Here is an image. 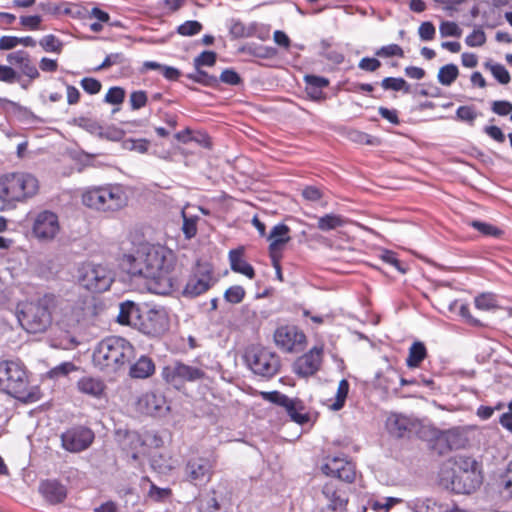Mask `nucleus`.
Instances as JSON below:
<instances>
[{"label": "nucleus", "instance_id": "nucleus-44", "mask_svg": "<svg viewBox=\"0 0 512 512\" xmlns=\"http://www.w3.org/2000/svg\"><path fill=\"white\" fill-rule=\"evenodd\" d=\"M76 121L79 127L89 132L90 134L100 137L103 135V128L96 120L80 117Z\"/></svg>", "mask_w": 512, "mask_h": 512}, {"label": "nucleus", "instance_id": "nucleus-30", "mask_svg": "<svg viewBox=\"0 0 512 512\" xmlns=\"http://www.w3.org/2000/svg\"><path fill=\"white\" fill-rule=\"evenodd\" d=\"M348 219L339 214H325L318 218L317 228L321 231L327 232L345 226Z\"/></svg>", "mask_w": 512, "mask_h": 512}, {"label": "nucleus", "instance_id": "nucleus-45", "mask_svg": "<svg viewBox=\"0 0 512 512\" xmlns=\"http://www.w3.org/2000/svg\"><path fill=\"white\" fill-rule=\"evenodd\" d=\"M182 217H183V225H182V231L186 239H191L197 234V220L198 217H189L187 214L182 211Z\"/></svg>", "mask_w": 512, "mask_h": 512}, {"label": "nucleus", "instance_id": "nucleus-61", "mask_svg": "<svg viewBox=\"0 0 512 512\" xmlns=\"http://www.w3.org/2000/svg\"><path fill=\"white\" fill-rule=\"evenodd\" d=\"M42 17L40 15L21 16L20 24L27 30L35 31L40 29Z\"/></svg>", "mask_w": 512, "mask_h": 512}, {"label": "nucleus", "instance_id": "nucleus-64", "mask_svg": "<svg viewBox=\"0 0 512 512\" xmlns=\"http://www.w3.org/2000/svg\"><path fill=\"white\" fill-rule=\"evenodd\" d=\"M358 67L364 71L374 72L381 67V62L377 58L364 57L359 61Z\"/></svg>", "mask_w": 512, "mask_h": 512}, {"label": "nucleus", "instance_id": "nucleus-13", "mask_svg": "<svg viewBox=\"0 0 512 512\" xmlns=\"http://www.w3.org/2000/svg\"><path fill=\"white\" fill-rule=\"evenodd\" d=\"M94 440V433L86 427H74L61 435L62 446L70 452H80L87 449Z\"/></svg>", "mask_w": 512, "mask_h": 512}, {"label": "nucleus", "instance_id": "nucleus-35", "mask_svg": "<svg viewBox=\"0 0 512 512\" xmlns=\"http://www.w3.org/2000/svg\"><path fill=\"white\" fill-rule=\"evenodd\" d=\"M187 78L206 87L215 88L218 86V78L201 70V68H195V71L188 74Z\"/></svg>", "mask_w": 512, "mask_h": 512}, {"label": "nucleus", "instance_id": "nucleus-20", "mask_svg": "<svg viewBox=\"0 0 512 512\" xmlns=\"http://www.w3.org/2000/svg\"><path fill=\"white\" fill-rule=\"evenodd\" d=\"M6 60L10 65L18 67L21 74L27 76L31 80L40 76V73L32 62L29 53L25 50H17L7 54Z\"/></svg>", "mask_w": 512, "mask_h": 512}, {"label": "nucleus", "instance_id": "nucleus-58", "mask_svg": "<svg viewBox=\"0 0 512 512\" xmlns=\"http://www.w3.org/2000/svg\"><path fill=\"white\" fill-rule=\"evenodd\" d=\"M83 90L91 95L97 94L101 90V82L92 77H85L80 81Z\"/></svg>", "mask_w": 512, "mask_h": 512}, {"label": "nucleus", "instance_id": "nucleus-56", "mask_svg": "<svg viewBox=\"0 0 512 512\" xmlns=\"http://www.w3.org/2000/svg\"><path fill=\"white\" fill-rule=\"evenodd\" d=\"M375 55L378 57H392V56L403 57L404 52H403V49L399 45L389 44V45L382 46L381 48H379L375 52Z\"/></svg>", "mask_w": 512, "mask_h": 512}, {"label": "nucleus", "instance_id": "nucleus-39", "mask_svg": "<svg viewBox=\"0 0 512 512\" xmlns=\"http://www.w3.org/2000/svg\"><path fill=\"white\" fill-rule=\"evenodd\" d=\"M475 307L479 310H491L498 306L496 295L493 293H482L475 297Z\"/></svg>", "mask_w": 512, "mask_h": 512}, {"label": "nucleus", "instance_id": "nucleus-34", "mask_svg": "<svg viewBox=\"0 0 512 512\" xmlns=\"http://www.w3.org/2000/svg\"><path fill=\"white\" fill-rule=\"evenodd\" d=\"M459 76V69L455 64L442 66L437 75V80L444 86H450Z\"/></svg>", "mask_w": 512, "mask_h": 512}, {"label": "nucleus", "instance_id": "nucleus-12", "mask_svg": "<svg viewBox=\"0 0 512 512\" xmlns=\"http://www.w3.org/2000/svg\"><path fill=\"white\" fill-rule=\"evenodd\" d=\"M306 341L305 334L295 325H283L274 332V342L285 352H293Z\"/></svg>", "mask_w": 512, "mask_h": 512}, {"label": "nucleus", "instance_id": "nucleus-29", "mask_svg": "<svg viewBox=\"0 0 512 512\" xmlns=\"http://www.w3.org/2000/svg\"><path fill=\"white\" fill-rule=\"evenodd\" d=\"M284 408L295 423L303 425L309 421V415L305 412V407L301 400L291 398L290 403H287Z\"/></svg>", "mask_w": 512, "mask_h": 512}, {"label": "nucleus", "instance_id": "nucleus-63", "mask_svg": "<svg viewBox=\"0 0 512 512\" xmlns=\"http://www.w3.org/2000/svg\"><path fill=\"white\" fill-rule=\"evenodd\" d=\"M435 33H436L435 27L429 21L423 22L419 26L418 34H419V37L421 38V40H423V41L432 40L435 37Z\"/></svg>", "mask_w": 512, "mask_h": 512}, {"label": "nucleus", "instance_id": "nucleus-1", "mask_svg": "<svg viewBox=\"0 0 512 512\" xmlns=\"http://www.w3.org/2000/svg\"><path fill=\"white\" fill-rule=\"evenodd\" d=\"M128 272L145 279L147 289L154 294L169 295L181 287L175 272V257L171 250L161 245H148L136 255L127 257Z\"/></svg>", "mask_w": 512, "mask_h": 512}, {"label": "nucleus", "instance_id": "nucleus-62", "mask_svg": "<svg viewBox=\"0 0 512 512\" xmlns=\"http://www.w3.org/2000/svg\"><path fill=\"white\" fill-rule=\"evenodd\" d=\"M304 79L307 89H323L329 85V80L322 76L306 75Z\"/></svg>", "mask_w": 512, "mask_h": 512}, {"label": "nucleus", "instance_id": "nucleus-38", "mask_svg": "<svg viewBox=\"0 0 512 512\" xmlns=\"http://www.w3.org/2000/svg\"><path fill=\"white\" fill-rule=\"evenodd\" d=\"M485 67L489 69L493 77L500 84L506 85L510 82L511 76L504 65L499 63L486 62Z\"/></svg>", "mask_w": 512, "mask_h": 512}, {"label": "nucleus", "instance_id": "nucleus-37", "mask_svg": "<svg viewBox=\"0 0 512 512\" xmlns=\"http://www.w3.org/2000/svg\"><path fill=\"white\" fill-rule=\"evenodd\" d=\"M406 506L412 512H437L436 503L429 498H416L406 502Z\"/></svg>", "mask_w": 512, "mask_h": 512}, {"label": "nucleus", "instance_id": "nucleus-17", "mask_svg": "<svg viewBox=\"0 0 512 512\" xmlns=\"http://www.w3.org/2000/svg\"><path fill=\"white\" fill-rule=\"evenodd\" d=\"M482 483V476L479 471L452 472L450 483L447 488L456 494H471Z\"/></svg>", "mask_w": 512, "mask_h": 512}, {"label": "nucleus", "instance_id": "nucleus-40", "mask_svg": "<svg viewBox=\"0 0 512 512\" xmlns=\"http://www.w3.org/2000/svg\"><path fill=\"white\" fill-rule=\"evenodd\" d=\"M39 45L45 52L59 54L63 48V43L53 34L45 35L40 39Z\"/></svg>", "mask_w": 512, "mask_h": 512}, {"label": "nucleus", "instance_id": "nucleus-36", "mask_svg": "<svg viewBox=\"0 0 512 512\" xmlns=\"http://www.w3.org/2000/svg\"><path fill=\"white\" fill-rule=\"evenodd\" d=\"M470 225L476 229L483 236L492 237V238H501L504 232L495 225L490 223L482 222L479 220H473Z\"/></svg>", "mask_w": 512, "mask_h": 512}, {"label": "nucleus", "instance_id": "nucleus-16", "mask_svg": "<svg viewBox=\"0 0 512 512\" xmlns=\"http://www.w3.org/2000/svg\"><path fill=\"white\" fill-rule=\"evenodd\" d=\"M323 347L314 346L308 352L296 359L293 371L300 377L306 378L318 372L322 364Z\"/></svg>", "mask_w": 512, "mask_h": 512}, {"label": "nucleus", "instance_id": "nucleus-5", "mask_svg": "<svg viewBox=\"0 0 512 512\" xmlns=\"http://www.w3.org/2000/svg\"><path fill=\"white\" fill-rule=\"evenodd\" d=\"M27 385V374L20 363L11 360L0 362V388L3 391L17 399H24Z\"/></svg>", "mask_w": 512, "mask_h": 512}, {"label": "nucleus", "instance_id": "nucleus-7", "mask_svg": "<svg viewBox=\"0 0 512 512\" xmlns=\"http://www.w3.org/2000/svg\"><path fill=\"white\" fill-rule=\"evenodd\" d=\"M80 284L93 293L108 290L113 282L112 272L103 265L85 264L80 269Z\"/></svg>", "mask_w": 512, "mask_h": 512}, {"label": "nucleus", "instance_id": "nucleus-25", "mask_svg": "<svg viewBox=\"0 0 512 512\" xmlns=\"http://www.w3.org/2000/svg\"><path fill=\"white\" fill-rule=\"evenodd\" d=\"M40 491L50 503H61L67 496V489L57 481L47 480L40 485Z\"/></svg>", "mask_w": 512, "mask_h": 512}, {"label": "nucleus", "instance_id": "nucleus-2", "mask_svg": "<svg viewBox=\"0 0 512 512\" xmlns=\"http://www.w3.org/2000/svg\"><path fill=\"white\" fill-rule=\"evenodd\" d=\"M62 304L63 300L59 296L45 293L36 301L18 305V321L28 333H43L52 324V313Z\"/></svg>", "mask_w": 512, "mask_h": 512}, {"label": "nucleus", "instance_id": "nucleus-28", "mask_svg": "<svg viewBox=\"0 0 512 512\" xmlns=\"http://www.w3.org/2000/svg\"><path fill=\"white\" fill-rule=\"evenodd\" d=\"M386 427L389 433L397 438L404 437L409 430L410 420L401 414H391L386 421Z\"/></svg>", "mask_w": 512, "mask_h": 512}, {"label": "nucleus", "instance_id": "nucleus-4", "mask_svg": "<svg viewBox=\"0 0 512 512\" xmlns=\"http://www.w3.org/2000/svg\"><path fill=\"white\" fill-rule=\"evenodd\" d=\"M38 189L39 182L30 173H10L0 177V199L3 202L22 201L34 196Z\"/></svg>", "mask_w": 512, "mask_h": 512}, {"label": "nucleus", "instance_id": "nucleus-48", "mask_svg": "<svg viewBox=\"0 0 512 512\" xmlns=\"http://www.w3.org/2000/svg\"><path fill=\"white\" fill-rule=\"evenodd\" d=\"M244 297L245 290L242 286L239 285L229 287L224 293L225 300L232 304L240 303Z\"/></svg>", "mask_w": 512, "mask_h": 512}, {"label": "nucleus", "instance_id": "nucleus-52", "mask_svg": "<svg viewBox=\"0 0 512 512\" xmlns=\"http://www.w3.org/2000/svg\"><path fill=\"white\" fill-rule=\"evenodd\" d=\"M20 79V73H18L12 66L0 65V81L12 84Z\"/></svg>", "mask_w": 512, "mask_h": 512}, {"label": "nucleus", "instance_id": "nucleus-8", "mask_svg": "<svg viewBox=\"0 0 512 512\" xmlns=\"http://www.w3.org/2000/svg\"><path fill=\"white\" fill-rule=\"evenodd\" d=\"M216 463L214 455L191 457L184 468L187 481L195 486H205L214 474Z\"/></svg>", "mask_w": 512, "mask_h": 512}, {"label": "nucleus", "instance_id": "nucleus-42", "mask_svg": "<svg viewBox=\"0 0 512 512\" xmlns=\"http://www.w3.org/2000/svg\"><path fill=\"white\" fill-rule=\"evenodd\" d=\"M348 392H349V382L346 379H342L339 382V385L337 388L335 401L331 405L332 410L337 411V410H340L343 408L346 398H347V395H348Z\"/></svg>", "mask_w": 512, "mask_h": 512}, {"label": "nucleus", "instance_id": "nucleus-33", "mask_svg": "<svg viewBox=\"0 0 512 512\" xmlns=\"http://www.w3.org/2000/svg\"><path fill=\"white\" fill-rule=\"evenodd\" d=\"M381 87L386 91H402L405 94L411 92V85L401 77H386L381 81Z\"/></svg>", "mask_w": 512, "mask_h": 512}, {"label": "nucleus", "instance_id": "nucleus-14", "mask_svg": "<svg viewBox=\"0 0 512 512\" xmlns=\"http://www.w3.org/2000/svg\"><path fill=\"white\" fill-rule=\"evenodd\" d=\"M322 471L327 476L337 478L346 483H352L355 480V465L343 456L327 457L322 466Z\"/></svg>", "mask_w": 512, "mask_h": 512}, {"label": "nucleus", "instance_id": "nucleus-43", "mask_svg": "<svg viewBox=\"0 0 512 512\" xmlns=\"http://www.w3.org/2000/svg\"><path fill=\"white\" fill-rule=\"evenodd\" d=\"M478 117V113L473 106H459L456 110V119L469 124L474 125V121Z\"/></svg>", "mask_w": 512, "mask_h": 512}, {"label": "nucleus", "instance_id": "nucleus-6", "mask_svg": "<svg viewBox=\"0 0 512 512\" xmlns=\"http://www.w3.org/2000/svg\"><path fill=\"white\" fill-rule=\"evenodd\" d=\"M245 360L254 374L264 378L275 376L280 369L279 356L267 348L251 347L247 349Z\"/></svg>", "mask_w": 512, "mask_h": 512}, {"label": "nucleus", "instance_id": "nucleus-21", "mask_svg": "<svg viewBox=\"0 0 512 512\" xmlns=\"http://www.w3.org/2000/svg\"><path fill=\"white\" fill-rule=\"evenodd\" d=\"M103 189L108 211H118L127 205L128 197L121 185L108 184Z\"/></svg>", "mask_w": 512, "mask_h": 512}, {"label": "nucleus", "instance_id": "nucleus-46", "mask_svg": "<svg viewBox=\"0 0 512 512\" xmlns=\"http://www.w3.org/2000/svg\"><path fill=\"white\" fill-rule=\"evenodd\" d=\"M203 26L196 20H189L177 27V33L181 36H194L201 32Z\"/></svg>", "mask_w": 512, "mask_h": 512}, {"label": "nucleus", "instance_id": "nucleus-41", "mask_svg": "<svg viewBox=\"0 0 512 512\" xmlns=\"http://www.w3.org/2000/svg\"><path fill=\"white\" fill-rule=\"evenodd\" d=\"M478 471V464L475 459L467 456H460L454 461L452 472Z\"/></svg>", "mask_w": 512, "mask_h": 512}, {"label": "nucleus", "instance_id": "nucleus-19", "mask_svg": "<svg viewBox=\"0 0 512 512\" xmlns=\"http://www.w3.org/2000/svg\"><path fill=\"white\" fill-rule=\"evenodd\" d=\"M212 271L208 267H199L187 281L183 294L196 297L206 292L212 285Z\"/></svg>", "mask_w": 512, "mask_h": 512}, {"label": "nucleus", "instance_id": "nucleus-15", "mask_svg": "<svg viewBox=\"0 0 512 512\" xmlns=\"http://www.w3.org/2000/svg\"><path fill=\"white\" fill-rule=\"evenodd\" d=\"M136 408L140 413L150 416H164L170 410L165 396L154 391L142 394L136 402Z\"/></svg>", "mask_w": 512, "mask_h": 512}, {"label": "nucleus", "instance_id": "nucleus-57", "mask_svg": "<svg viewBox=\"0 0 512 512\" xmlns=\"http://www.w3.org/2000/svg\"><path fill=\"white\" fill-rule=\"evenodd\" d=\"M498 485L509 495H512V461L509 462L505 472L500 476Z\"/></svg>", "mask_w": 512, "mask_h": 512}, {"label": "nucleus", "instance_id": "nucleus-27", "mask_svg": "<svg viewBox=\"0 0 512 512\" xmlns=\"http://www.w3.org/2000/svg\"><path fill=\"white\" fill-rule=\"evenodd\" d=\"M78 390L93 398H101L105 393V384L99 378L82 377L77 382Z\"/></svg>", "mask_w": 512, "mask_h": 512}, {"label": "nucleus", "instance_id": "nucleus-32", "mask_svg": "<svg viewBox=\"0 0 512 512\" xmlns=\"http://www.w3.org/2000/svg\"><path fill=\"white\" fill-rule=\"evenodd\" d=\"M138 307L130 301L120 304L117 321L122 325H131L133 320L138 317Z\"/></svg>", "mask_w": 512, "mask_h": 512}, {"label": "nucleus", "instance_id": "nucleus-24", "mask_svg": "<svg viewBox=\"0 0 512 512\" xmlns=\"http://www.w3.org/2000/svg\"><path fill=\"white\" fill-rule=\"evenodd\" d=\"M82 202L85 206L98 211H108L106 206L103 186L87 188L82 194Z\"/></svg>", "mask_w": 512, "mask_h": 512}, {"label": "nucleus", "instance_id": "nucleus-60", "mask_svg": "<svg viewBox=\"0 0 512 512\" xmlns=\"http://www.w3.org/2000/svg\"><path fill=\"white\" fill-rule=\"evenodd\" d=\"M491 110L499 116L512 114V103L507 100H497L492 102Z\"/></svg>", "mask_w": 512, "mask_h": 512}, {"label": "nucleus", "instance_id": "nucleus-47", "mask_svg": "<svg viewBox=\"0 0 512 512\" xmlns=\"http://www.w3.org/2000/svg\"><path fill=\"white\" fill-rule=\"evenodd\" d=\"M77 370V367L72 362H63L52 368L47 374L48 377L56 379L59 377L67 376L70 372Z\"/></svg>", "mask_w": 512, "mask_h": 512}, {"label": "nucleus", "instance_id": "nucleus-54", "mask_svg": "<svg viewBox=\"0 0 512 512\" xmlns=\"http://www.w3.org/2000/svg\"><path fill=\"white\" fill-rule=\"evenodd\" d=\"M221 81L225 84L236 86L242 83L240 75L233 69H224L220 74L218 82Z\"/></svg>", "mask_w": 512, "mask_h": 512}, {"label": "nucleus", "instance_id": "nucleus-49", "mask_svg": "<svg viewBox=\"0 0 512 512\" xmlns=\"http://www.w3.org/2000/svg\"><path fill=\"white\" fill-rule=\"evenodd\" d=\"M125 90L121 87H111L105 95L104 101L112 105H119L124 101Z\"/></svg>", "mask_w": 512, "mask_h": 512}, {"label": "nucleus", "instance_id": "nucleus-59", "mask_svg": "<svg viewBox=\"0 0 512 512\" xmlns=\"http://www.w3.org/2000/svg\"><path fill=\"white\" fill-rule=\"evenodd\" d=\"M263 398L277 404L281 407H285L287 403H290V399L287 395L282 394L279 391H272V392H264L262 393Z\"/></svg>", "mask_w": 512, "mask_h": 512}, {"label": "nucleus", "instance_id": "nucleus-10", "mask_svg": "<svg viewBox=\"0 0 512 512\" xmlns=\"http://www.w3.org/2000/svg\"><path fill=\"white\" fill-rule=\"evenodd\" d=\"M162 377L167 383L176 386L184 382L202 380L205 377V372L196 366H191L181 361H175L164 367Z\"/></svg>", "mask_w": 512, "mask_h": 512}, {"label": "nucleus", "instance_id": "nucleus-51", "mask_svg": "<svg viewBox=\"0 0 512 512\" xmlns=\"http://www.w3.org/2000/svg\"><path fill=\"white\" fill-rule=\"evenodd\" d=\"M217 54L213 51H203L194 59L195 68L211 67L216 63Z\"/></svg>", "mask_w": 512, "mask_h": 512}, {"label": "nucleus", "instance_id": "nucleus-23", "mask_svg": "<svg viewBox=\"0 0 512 512\" xmlns=\"http://www.w3.org/2000/svg\"><path fill=\"white\" fill-rule=\"evenodd\" d=\"M129 365V376L133 379H146L155 372V363L147 355H141L134 363Z\"/></svg>", "mask_w": 512, "mask_h": 512}, {"label": "nucleus", "instance_id": "nucleus-26", "mask_svg": "<svg viewBox=\"0 0 512 512\" xmlns=\"http://www.w3.org/2000/svg\"><path fill=\"white\" fill-rule=\"evenodd\" d=\"M229 261L231 270L245 275L249 279L255 277V271L252 265L243 259V249H233L229 251Z\"/></svg>", "mask_w": 512, "mask_h": 512}, {"label": "nucleus", "instance_id": "nucleus-18", "mask_svg": "<svg viewBox=\"0 0 512 512\" xmlns=\"http://www.w3.org/2000/svg\"><path fill=\"white\" fill-rule=\"evenodd\" d=\"M59 221L55 213L51 211L40 212L33 223V233L41 240H51L59 232Z\"/></svg>", "mask_w": 512, "mask_h": 512}, {"label": "nucleus", "instance_id": "nucleus-22", "mask_svg": "<svg viewBox=\"0 0 512 512\" xmlns=\"http://www.w3.org/2000/svg\"><path fill=\"white\" fill-rule=\"evenodd\" d=\"M289 232L290 228L284 223H279L272 228L267 237L270 240L269 254L281 253L282 247L291 239Z\"/></svg>", "mask_w": 512, "mask_h": 512}, {"label": "nucleus", "instance_id": "nucleus-9", "mask_svg": "<svg viewBox=\"0 0 512 512\" xmlns=\"http://www.w3.org/2000/svg\"><path fill=\"white\" fill-rule=\"evenodd\" d=\"M348 495L336 481L325 483L319 498V512H347Z\"/></svg>", "mask_w": 512, "mask_h": 512}, {"label": "nucleus", "instance_id": "nucleus-3", "mask_svg": "<svg viewBox=\"0 0 512 512\" xmlns=\"http://www.w3.org/2000/svg\"><path fill=\"white\" fill-rule=\"evenodd\" d=\"M135 358L134 346L120 336H109L101 340L93 352L96 367L107 373L126 369Z\"/></svg>", "mask_w": 512, "mask_h": 512}, {"label": "nucleus", "instance_id": "nucleus-53", "mask_svg": "<svg viewBox=\"0 0 512 512\" xmlns=\"http://www.w3.org/2000/svg\"><path fill=\"white\" fill-rule=\"evenodd\" d=\"M486 42V34L482 29H475L472 33H470L466 39L465 43L469 47H480L483 46Z\"/></svg>", "mask_w": 512, "mask_h": 512}, {"label": "nucleus", "instance_id": "nucleus-31", "mask_svg": "<svg viewBox=\"0 0 512 512\" xmlns=\"http://www.w3.org/2000/svg\"><path fill=\"white\" fill-rule=\"evenodd\" d=\"M427 349L422 342H414L409 348V354L406 364L409 368L419 367L420 363L426 358Z\"/></svg>", "mask_w": 512, "mask_h": 512}, {"label": "nucleus", "instance_id": "nucleus-55", "mask_svg": "<svg viewBox=\"0 0 512 512\" xmlns=\"http://www.w3.org/2000/svg\"><path fill=\"white\" fill-rule=\"evenodd\" d=\"M148 101L147 94L143 90L133 91L130 94V105L132 110H139L146 106Z\"/></svg>", "mask_w": 512, "mask_h": 512}, {"label": "nucleus", "instance_id": "nucleus-11", "mask_svg": "<svg viewBox=\"0 0 512 512\" xmlns=\"http://www.w3.org/2000/svg\"><path fill=\"white\" fill-rule=\"evenodd\" d=\"M170 328V317L163 306L150 308L141 322V331L152 337L164 335Z\"/></svg>", "mask_w": 512, "mask_h": 512}, {"label": "nucleus", "instance_id": "nucleus-50", "mask_svg": "<svg viewBox=\"0 0 512 512\" xmlns=\"http://www.w3.org/2000/svg\"><path fill=\"white\" fill-rule=\"evenodd\" d=\"M439 32L442 37H460L462 30L452 21H444L440 24Z\"/></svg>", "mask_w": 512, "mask_h": 512}]
</instances>
